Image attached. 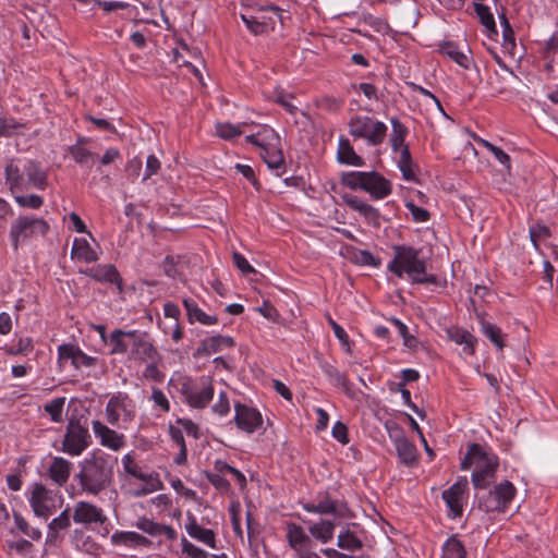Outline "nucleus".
<instances>
[{
    "label": "nucleus",
    "instance_id": "obj_43",
    "mask_svg": "<svg viewBox=\"0 0 558 558\" xmlns=\"http://www.w3.org/2000/svg\"><path fill=\"white\" fill-rule=\"evenodd\" d=\"M246 123L232 124L230 122H219L216 124V133L222 140H231L243 133V128Z\"/></svg>",
    "mask_w": 558,
    "mask_h": 558
},
{
    "label": "nucleus",
    "instance_id": "obj_44",
    "mask_svg": "<svg viewBox=\"0 0 558 558\" xmlns=\"http://www.w3.org/2000/svg\"><path fill=\"white\" fill-rule=\"evenodd\" d=\"M15 203L21 208L39 209L44 205V198L37 194L24 195L23 192L13 194Z\"/></svg>",
    "mask_w": 558,
    "mask_h": 558
},
{
    "label": "nucleus",
    "instance_id": "obj_31",
    "mask_svg": "<svg viewBox=\"0 0 558 558\" xmlns=\"http://www.w3.org/2000/svg\"><path fill=\"white\" fill-rule=\"evenodd\" d=\"M24 171L28 190L34 187L45 190L47 185V174L41 167L34 160L24 161Z\"/></svg>",
    "mask_w": 558,
    "mask_h": 558
},
{
    "label": "nucleus",
    "instance_id": "obj_20",
    "mask_svg": "<svg viewBox=\"0 0 558 558\" xmlns=\"http://www.w3.org/2000/svg\"><path fill=\"white\" fill-rule=\"evenodd\" d=\"M234 340L230 336L214 335L204 338L196 349L198 356H209L234 347Z\"/></svg>",
    "mask_w": 558,
    "mask_h": 558
},
{
    "label": "nucleus",
    "instance_id": "obj_2",
    "mask_svg": "<svg viewBox=\"0 0 558 558\" xmlns=\"http://www.w3.org/2000/svg\"><path fill=\"white\" fill-rule=\"evenodd\" d=\"M393 257L387 263V270L399 279L412 283H435L436 276L427 272V258L422 248L409 244L393 245Z\"/></svg>",
    "mask_w": 558,
    "mask_h": 558
},
{
    "label": "nucleus",
    "instance_id": "obj_26",
    "mask_svg": "<svg viewBox=\"0 0 558 558\" xmlns=\"http://www.w3.org/2000/svg\"><path fill=\"white\" fill-rule=\"evenodd\" d=\"M448 338L458 345H462V354L472 356L475 354L477 339L474 335L463 328L450 327L446 330Z\"/></svg>",
    "mask_w": 558,
    "mask_h": 558
},
{
    "label": "nucleus",
    "instance_id": "obj_17",
    "mask_svg": "<svg viewBox=\"0 0 558 558\" xmlns=\"http://www.w3.org/2000/svg\"><path fill=\"white\" fill-rule=\"evenodd\" d=\"M107 520L102 509L87 501H78L74 506L73 521L80 524H104Z\"/></svg>",
    "mask_w": 558,
    "mask_h": 558
},
{
    "label": "nucleus",
    "instance_id": "obj_49",
    "mask_svg": "<svg viewBox=\"0 0 558 558\" xmlns=\"http://www.w3.org/2000/svg\"><path fill=\"white\" fill-rule=\"evenodd\" d=\"M337 545L342 549L355 551L362 547V542L352 532L345 530L338 535Z\"/></svg>",
    "mask_w": 558,
    "mask_h": 558
},
{
    "label": "nucleus",
    "instance_id": "obj_5",
    "mask_svg": "<svg viewBox=\"0 0 558 558\" xmlns=\"http://www.w3.org/2000/svg\"><path fill=\"white\" fill-rule=\"evenodd\" d=\"M178 381L179 391L183 401L192 409H205L214 398L215 388L214 380L209 376L190 377L178 375L177 378L172 377L169 385Z\"/></svg>",
    "mask_w": 558,
    "mask_h": 558
},
{
    "label": "nucleus",
    "instance_id": "obj_45",
    "mask_svg": "<svg viewBox=\"0 0 558 558\" xmlns=\"http://www.w3.org/2000/svg\"><path fill=\"white\" fill-rule=\"evenodd\" d=\"M322 368L325 375L335 386L341 387L345 391H349L348 379L343 373H341L337 367L329 363L323 364Z\"/></svg>",
    "mask_w": 558,
    "mask_h": 558
},
{
    "label": "nucleus",
    "instance_id": "obj_35",
    "mask_svg": "<svg viewBox=\"0 0 558 558\" xmlns=\"http://www.w3.org/2000/svg\"><path fill=\"white\" fill-rule=\"evenodd\" d=\"M311 535L323 544L330 542L335 534V524L328 520H322L308 525Z\"/></svg>",
    "mask_w": 558,
    "mask_h": 558
},
{
    "label": "nucleus",
    "instance_id": "obj_62",
    "mask_svg": "<svg viewBox=\"0 0 558 558\" xmlns=\"http://www.w3.org/2000/svg\"><path fill=\"white\" fill-rule=\"evenodd\" d=\"M332 437L342 445L349 442L348 427L340 421H337L331 428Z\"/></svg>",
    "mask_w": 558,
    "mask_h": 558
},
{
    "label": "nucleus",
    "instance_id": "obj_46",
    "mask_svg": "<svg viewBox=\"0 0 558 558\" xmlns=\"http://www.w3.org/2000/svg\"><path fill=\"white\" fill-rule=\"evenodd\" d=\"M85 138H80L69 150L72 158L80 165H86L94 158V154L84 147Z\"/></svg>",
    "mask_w": 558,
    "mask_h": 558
},
{
    "label": "nucleus",
    "instance_id": "obj_14",
    "mask_svg": "<svg viewBox=\"0 0 558 558\" xmlns=\"http://www.w3.org/2000/svg\"><path fill=\"white\" fill-rule=\"evenodd\" d=\"M442 499L452 518L461 517L469 499V481L460 476L456 483L442 492Z\"/></svg>",
    "mask_w": 558,
    "mask_h": 558
},
{
    "label": "nucleus",
    "instance_id": "obj_52",
    "mask_svg": "<svg viewBox=\"0 0 558 558\" xmlns=\"http://www.w3.org/2000/svg\"><path fill=\"white\" fill-rule=\"evenodd\" d=\"M230 400L228 393L226 391H220L218 393V399L215 404L211 407L213 413L217 414L219 417H225L230 412Z\"/></svg>",
    "mask_w": 558,
    "mask_h": 558
},
{
    "label": "nucleus",
    "instance_id": "obj_38",
    "mask_svg": "<svg viewBox=\"0 0 558 558\" xmlns=\"http://www.w3.org/2000/svg\"><path fill=\"white\" fill-rule=\"evenodd\" d=\"M399 155L397 166L402 174L403 180L412 181L415 179V172L413 167L412 157L409 148L398 149L395 151Z\"/></svg>",
    "mask_w": 558,
    "mask_h": 558
},
{
    "label": "nucleus",
    "instance_id": "obj_41",
    "mask_svg": "<svg viewBox=\"0 0 558 558\" xmlns=\"http://www.w3.org/2000/svg\"><path fill=\"white\" fill-rule=\"evenodd\" d=\"M481 330L498 350L504 349L505 335L497 325L482 319Z\"/></svg>",
    "mask_w": 558,
    "mask_h": 558
},
{
    "label": "nucleus",
    "instance_id": "obj_29",
    "mask_svg": "<svg viewBox=\"0 0 558 558\" xmlns=\"http://www.w3.org/2000/svg\"><path fill=\"white\" fill-rule=\"evenodd\" d=\"M183 306L190 324L198 323L204 326H214L218 323L216 315L206 314L193 299H184Z\"/></svg>",
    "mask_w": 558,
    "mask_h": 558
},
{
    "label": "nucleus",
    "instance_id": "obj_59",
    "mask_svg": "<svg viewBox=\"0 0 558 558\" xmlns=\"http://www.w3.org/2000/svg\"><path fill=\"white\" fill-rule=\"evenodd\" d=\"M232 259L234 266L243 274H254L255 268L248 263V260L239 252H233Z\"/></svg>",
    "mask_w": 558,
    "mask_h": 558
},
{
    "label": "nucleus",
    "instance_id": "obj_21",
    "mask_svg": "<svg viewBox=\"0 0 558 558\" xmlns=\"http://www.w3.org/2000/svg\"><path fill=\"white\" fill-rule=\"evenodd\" d=\"M284 530L288 545L295 554L311 547L312 539L301 525L289 522L286 524Z\"/></svg>",
    "mask_w": 558,
    "mask_h": 558
},
{
    "label": "nucleus",
    "instance_id": "obj_1",
    "mask_svg": "<svg viewBox=\"0 0 558 558\" xmlns=\"http://www.w3.org/2000/svg\"><path fill=\"white\" fill-rule=\"evenodd\" d=\"M118 459L95 449L80 462L78 480L82 489L98 495L109 488L113 482V470Z\"/></svg>",
    "mask_w": 558,
    "mask_h": 558
},
{
    "label": "nucleus",
    "instance_id": "obj_10",
    "mask_svg": "<svg viewBox=\"0 0 558 558\" xmlns=\"http://www.w3.org/2000/svg\"><path fill=\"white\" fill-rule=\"evenodd\" d=\"M136 416V403L126 392L112 395L105 408V417L108 424L119 428H126Z\"/></svg>",
    "mask_w": 558,
    "mask_h": 558
},
{
    "label": "nucleus",
    "instance_id": "obj_37",
    "mask_svg": "<svg viewBox=\"0 0 558 558\" xmlns=\"http://www.w3.org/2000/svg\"><path fill=\"white\" fill-rule=\"evenodd\" d=\"M474 10L486 29L488 37L497 36L498 31L496 27L494 14L487 5H484L480 2H474Z\"/></svg>",
    "mask_w": 558,
    "mask_h": 558
},
{
    "label": "nucleus",
    "instance_id": "obj_13",
    "mask_svg": "<svg viewBox=\"0 0 558 558\" xmlns=\"http://www.w3.org/2000/svg\"><path fill=\"white\" fill-rule=\"evenodd\" d=\"M90 444L92 436L88 428L80 420L71 417L61 442V450L71 457H78Z\"/></svg>",
    "mask_w": 558,
    "mask_h": 558
},
{
    "label": "nucleus",
    "instance_id": "obj_57",
    "mask_svg": "<svg viewBox=\"0 0 558 558\" xmlns=\"http://www.w3.org/2000/svg\"><path fill=\"white\" fill-rule=\"evenodd\" d=\"M499 19L502 28L504 47L506 49L512 48L514 47V33L512 31V27L508 22L507 17L505 16V14H501Z\"/></svg>",
    "mask_w": 558,
    "mask_h": 558
},
{
    "label": "nucleus",
    "instance_id": "obj_61",
    "mask_svg": "<svg viewBox=\"0 0 558 558\" xmlns=\"http://www.w3.org/2000/svg\"><path fill=\"white\" fill-rule=\"evenodd\" d=\"M405 207L415 222H426L429 219V213L425 208L416 206L413 202L405 203Z\"/></svg>",
    "mask_w": 558,
    "mask_h": 558
},
{
    "label": "nucleus",
    "instance_id": "obj_18",
    "mask_svg": "<svg viewBox=\"0 0 558 558\" xmlns=\"http://www.w3.org/2000/svg\"><path fill=\"white\" fill-rule=\"evenodd\" d=\"M58 360L59 362L71 361L76 369L92 367L97 361L96 357L87 355L78 347L68 343L58 347Z\"/></svg>",
    "mask_w": 558,
    "mask_h": 558
},
{
    "label": "nucleus",
    "instance_id": "obj_55",
    "mask_svg": "<svg viewBox=\"0 0 558 558\" xmlns=\"http://www.w3.org/2000/svg\"><path fill=\"white\" fill-rule=\"evenodd\" d=\"M135 526L150 536L159 535V523L146 517H140L135 522Z\"/></svg>",
    "mask_w": 558,
    "mask_h": 558
},
{
    "label": "nucleus",
    "instance_id": "obj_51",
    "mask_svg": "<svg viewBox=\"0 0 558 558\" xmlns=\"http://www.w3.org/2000/svg\"><path fill=\"white\" fill-rule=\"evenodd\" d=\"M123 470L135 478H142L147 473L143 472L142 468L136 463L132 453H126L121 459Z\"/></svg>",
    "mask_w": 558,
    "mask_h": 558
},
{
    "label": "nucleus",
    "instance_id": "obj_22",
    "mask_svg": "<svg viewBox=\"0 0 558 558\" xmlns=\"http://www.w3.org/2000/svg\"><path fill=\"white\" fill-rule=\"evenodd\" d=\"M100 250L98 245L95 247L85 238H75L71 248V258L73 260L84 262L87 264L95 263L99 259Z\"/></svg>",
    "mask_w": 558,
    "mask_h": 558
},
{
    "label": "nucleus",
    "instance_id": "obj_40",
    "mask_svg": "<svg viewBox=\"0 0 558 558\" xmlns=\"http://www.w3.org/2000/svg\"><path fill=\"white\" fill-rule=\"evenodd\" d=\"M138 480L143 482V485L133 492L135 497L145 496L163 488V484L156 473H148Z\"/></svg>",
    "mask_w": 558,
    "mask_h": 558
},
{
    "label": "nucleus",
    "instance_id": "obj_54",
    "mask_svg": "<svg viewBox=\"0 0 558 558\" xmlns=\"http://www.w3.org/2000/svg\"><path fill=\"white\" fill-rule=\"evenodd\" d=\"M150 401L154 407L159 409L161 412L168 413L170 411V402L165 392L159 388H153Z\"/></svg>",
    "mask_w": 558,
    "mask_h": 558
},
{
    "label": "nucleus",
    "instance_id": "obj_48",
    "mask_svg": "<svg viewBox=\"0 0 558 558\" xmlns=\"http://www.w3.org/2000/svg\"><path fill=\"white\" fill-rule=\"evenodd\" d=\"M303 509L310 513L329 514L336 511V505L331 499L325 498L318 502L304 504Z\"/></svg>",
    "mask_w": 558,
    "mask_h": 558
},
{
    "label": "nucleus",
    "instance_id": "obj_3",
    "mask_svg": "<svg viewBox=\"0 0 558 558\" xmlns=\"http://www.w3.org/2000/svg\"><path fill=\"white\" fill-rule=\"evenodd\" d=\"M108 343L111 354H128L132 361L146 362L159 357L148 335L141 330L114 329L108 336Z\"/></svg>",
    "mask_w": 558,
    "mask_h": 558
},
{
    "label": "nucleus",
    "instance_id": "obj_23",
    "mask_svg": "<svg viewBox=\"0 0 558 558\" xmlns=\"http://www.w3.org/2000/svg\"><path fill=\"white\" fill-rule=\"evenodd\" d=\"M5 183L9 185L11 194L25 192L28 190L24 171V162L16 163L11 161L5 167Z\"/></svg>",
    "mask_w": 558,
    "mask_h": 558
},
{
    "label": "nucleus",
    "instance_id": "obj_32",
    "mask_svg": "<svg viewBox=\"0 0 558 558\" xmlns=\"http://www.w3.org/2000/svg\"><path fill=\"white\" fill-rule=\"evenodd\" d=\"M71 525V519L69 513V508H65L60 512V514L53 518L48 523L46 543L54 544L60 538V532L68 530Z\"/></svg>",
    "mask_w": 558,
    "mask_h": 558
},
{
    "label": "nucleus",
    "instance_id": "obj_19",
    "mask_svg": "<svg viewBox=\"0 0 558 558\" xmlns=\"http://www.w3.org/2000/svg\"><path fill=\"white\" fill-rule=\"evenodd\" d=\"M184 529L190 537L203 543L211 549L217 548L216 533L211 529H207L198 524L196 518L191 512L186 514Z\"/></svg>",
    "mask_w": 558,
    "mask_h": 558
},
{
    "label": "nucleus",
    "instance_id": "obj_56",
    "mask_svg": "<svg viewBox=\"0 0 558 558\" xmlns=\"http://www.w3.org/2000/svg\"><path fill=\"white\" fill-rule=\"evenodd\" d=\"M483 143V146L488 149L493 155L494 157L501 163L506 167L507 170H510L511 168V163H510V157L507 153H505L501 148H499L498 146L487 142V141H482Z\"/></svg>",
    "mask_w": 558,
    "mask_h": 558
},
{
    "label": "nucleus",
    "instance_id": "obj_4",
    "mask_svg": "<svg viewBox=\"0 0 558 558\" xmlns=\"http://www.w3.org/2000/svg\"><path fill=\"white\" fill-rule=\"evenodd\" d=\"M498 466L497 454L480 444L470 445L461 462L462 470H472L471 482L475 489H486L495 481Z\"/></svg>",
    "mask_w": 558,
    "mask_h": 558
},
{
    "label": "nucleus",
    "instance_id": "obj_16",
    "mask_svg": "<svg viewBox=\"0 0 558 558\" xmlns=\"http://www.w3.org/2000/svg\"><path fill=\"white\" fill-rule=\"evenodd\" d=\"M93 433L99 445L112 451H119L125 446V436L110 428L99 420L92 421Z\"/></svg>",
    "mask_w": 558,
    "mask_h": 558
},
{
    "label": "nucleus",
    "instance_id": "obj_34",
    "mask_svg": "<svg viewBox=\"0 0 558 558\" xmlns=\"http://www.w3.org/2000/svg\"><path fill=\"white\" fill-rule=\"evenodd\" d=\"M85 275L89 276L96 281L100 282H118L120 277L117 268L113 265H97L90 269L83 271Z\"/></svg>",
    "mask_w": 558,
    "mask_h": 558
},
{
    "label": "nucleus",
    "instance_id": "obj_42",
    "mask_svg": "<svg viewBox=\"0 0 558 558\" xmlns=\"http://www.w3.org/2000/svg\"><path fill=\"white\" fill-rule=\"evenodd\" d=\"M441 558H466L464 545L457 536H451L444 543Z\"/></svg>",
    "mask_w": 558,
    "mask_h": 558
},
{
    "label": "nucleus",
    "instance_id": "obj_24",
    "mask_svg": "<svg viewBox=\"0 0 558 558\" xmlns=\"http://www.w3.org/2000/svg\"><path fill=\"white\" fill-rule=\"evenodd\" d=\"M110 543L113 546L126 548L149 547L151 545L147 537L134 531H116L110 536Z\"/></svg>",
    "mask_w": 558,
    "mask_h": 558
},
{
    "label": "nucleus",
    "instance_id": "obj_39",
    "mask_svg": "<svg viewBox=\"0 0 558 558\" xmlns=\"http://www.w3.org/2000/svg\"><path fill=\"white\" fill-rule=\"evenodd\" d=\"M65 397H57L44 404V411L53 423H62L64 420Z\"/></svg>",
    "mask_w": 558,
    "mask_h": 558
},
{
    "label": "nucleus",
    "instance_id": "obj_53",
    "mask_svg": "<svg viewBox=\"0 0 558 558\" xmlns=\"http://www.w3.org/2000/svg\"><path fill=\"white\" fill-rule=\"evenodd\" d=\"M181 547L182 553L189 556L190 558H208L209 555L207 551L202 549L201 547L194 545L190 541H187L185 537L181 538Z\"/></svg>",
    "mask_w": 558,
    "mask_h": 558
},
{
    "label": "nucleus",
    "instance_id": "obj_9",
    "mask_svg": "<svg viewBox=\"0 0 558 558\" xmlns=\"http://www.w3.org/2000/svg\"><path fill=\"white\" fill-rule=\"evenodd\" d=\"M25 497L34 515L45 521L61 509L64 502L61 492L50 489L39 482L28 485Z\"/></svg>",
    "mask_w": 558,
    "mask_h": 558
},
{
    "label": "nucleus",
    "instance_id": "obj_64",
    "mask_svg": "<svg viewBox=\"0 0 558 558\" xmlns=\"http://www.w3.org/2000/svg\"><path fill=\"white\" fill-rule=\"evenodd\" d=\"M160 169V161L154 155H149L146 160V169L143 177V180L149 179L151 175L156 174Z\"/></svg>",
    "mask_w": 558,
    "mask_h": 558
},
{
    "label": "nucleus",
    "instance_id": "obj_33",
    "mask_svg": "<svg viewBox=\"0 0 558 558\" xmlns=\"http://www.w3.org/2000/svg\"><path fill=\"white\" fill-rule=\"evenodd\" d=\"M440 52L465 70L470 69L472 64V58L469 50L461 49L452 41L444 43L440 46Z\"/></svg>",
    "mask_w": 558,
    "mask_h": 558
},
{
    "label": "nucleus",
    "instance_id": "obj_12",
    "mask_svg": "<svg viewBox=\"0 0 558 558\" xmlns=\"http://www.w3.org/2000/svg\"><path fill=\"white\" fill-rule=\"evenodd\" d=\"M515 494L514 485L510 481L504 480L480 497L478 507L486 513H504L509 509Z\"/></svg>",
    "mask_w": 558,
    "mask_h": 558
},
{
    "label": "nucleus",
    "instance_id": "obj_28",
    "mask_svg": "<svg viewBox=\"0 0 558 558\" xmlns=\"http://www.w3.org/2000/svg\"><path fill=\"white\" fill-rule=\"evenodd\" d=\"M393 444L400 462L407 466H413L417 463L418 453L415 445L411 442L403 434L395 437Z\"/></svg>",
    "mask_w": 558,
    "mask_h": 558
},
{
    "label": "nucleus",
    "instance_id": "obj_50",
    "mask_svg": "<svg viewBox=\"0 0 558 558\" xmlns=\"http://www.w3.org/2000/svg\"><path fill=\"white\" fill-rule=\"evenodd\" d=\"M160 361V356L158 359L147 360L148 362L144 368L143 376L151 381L162 383L165 379V374L159 369L158 362Z\"/></svg>",
    "mask_w": 558,
    "mask_h": 558
},
{
    "label": "nucleus",
    "instance_id": "obj_36",
    "mask_svg": "<svg viewBox=\"0 0 558 558\" xmlns=\"http://www.w3.org/2000/svg\"><path fill=\"white\" fill-rule=\"evenodd\" d=\"M391 134H390V144L392 151H398V149L409 148L405 144V137L408 135V129L399 121L398 118H391Z\"/></svg>",
    "mask_w": 558,
    "mask_h": 558
},
{
    "label": "nucleus",
    "instance_id": "obj_15",
    "mask_svg": "<svg viewBox=\"0 0 558 558\" xmlns=\"http://www.w3.org/2000/svg\"><path fill=\"white\" fill-rule=\"evenodd\" d=\"M234 422L239 429L247 434L255 433L263 425V416L258 410L242 403L234 404Z\"/></svg>",
    "mask_w": 558,
    "mask_h": 558
},
{
    "label": "nucleus",
    "instance_id": "obj_11",
    "mask_svg": "<svg viewBox=\"0 0 558 558\" xmlns=\"http://www.w3.org/2000/svg\"><path fill=\"white\" fill-rule=\"evenodd\" d=\"M387 125L368 116H354L349 121V133L354 138L363 140L368 146L381 145L387 136Z\"/></svg>",
    "mask_w": 558,
    "mask_h": 558
},
{
    "label": "nucleus",
    "instance_id": "obj_47",
    "mask_svg": "<svg viewBox=\"0 0 558 558\" xmlns=\"http://www.w3.org/2000/svg\"><path fill=\"white\" fill-rule=\"evenodd\" d=\"M71 542L75 548L86 553H90L95 548V542L93 538L78 529H75L72 532Z\"/></svg>",
    "mask_w": 558,
    "mask_h": 558
},
{
    "label": "nucleus",
    "instance_id": "obj_60",
    "mask_svg": "<svg viewBox=\"0 0 558 558\" xmlns=\"http://www.w3.org/2000/svg\"><path fill=\"white\" fill-rule=\"evenodd\" d=\"M275 101L280 104L288 112L294 114L298 108L291 102L292 96L284 94L282 89L275 90Z\"/></svg>",
    "mask_w": 558,
    "mask_h": 558
},
{
    "label": "nucleus",
    "instance_id": "obj_6",
    "mask_svg": "<svg viewBox=\"0 0 558 558\" xmlns=\"http://www.w3.org/2000/svg\"><path fill=\"white\" fill-rule=\"evenodd\" d=\"M341 184L353 191H364L375 201L392 193V183L377 171H349L342 174Z\"/></svg>",
    "mask_w": 558,
    "mask_h": 558
},
{
    "label": "nucleus",
    "instance_id": "obj_63",
    "mask_svg": "<svg viewBox=\"0 0 558 558\" xmlns=\"http://www.w3.org/2000/svg\"><path fill=\"white\" fill-rule=\"evenodd\" d=\"M177 424L187 436H191L195 439L198 438L199 428L198 425L193 421L189 418H178Z\"/></svg>",
    "mask_w": 558,
    "mask_h": 558
},
{
    "label": "nucleus",
    "instance_id": "obj_30",
    "mask_svg": "<svg viewBox=\"0 0 558 558\" xmlns=\"http://www.w3.org/2000/svg\"><path fill=\"white\" fill-rule=\"evenodd\" d=\"M337 160L340 163L352 167H362L365 163L364 159L355 153L350 141L344 136H340L338 141Z\"/></svg>",
    "mask_w": 558,
    "mask_h": 558
},
{
    "label": "nucleus",
    "instance_id": "obj_25",
    "mask_svg": "<svg viewBox=\"0 0 558 558\" xmlns=\"http://www.w3.org/2000/svg\"><path fill=\"white\" fill-rule=\"evenodd\" d=\"M72 463L62 458L54 457L47 468V475L53 484L59 487L64 486L71 475Z\"/></svg>",
    "mask_w": 558,
    "mask_h": 558
},
{
    "label": "nucleus",
    "instance_id": "obj_27",
    "mask_svg": "<svg viewBox=\"0 0 558 558\" xmlns=\"http://www.w3.org/2000/svg\"><path fill=\"white\" fill-rule=\"evenodd\" d=\"M342 198L351 209L362 215L368 223L379 225V210L377 208L353 195H344Z\"/></svg>",
    "mask_w": 558,
    "mask_h": 558
},
{
    "label": "nucleus",
    "instance_id": "obj_7",
    "mask_svg": "<svg viewBox=\"0 0 558 558\" xmlns=\"http://www.w3.org/2000/svg\"><path fill=\"white\" fill-rule=\"evenodd\" d=\"M245 141L258 147L260 157L267 167L276 171L277 175H280L284 158L278 133L268 125H262L256 133L247 135Z\"/></svg>",
    "mask_w": 558,
    "mask_h": 558
},
{
    "label": "nucleus",
    "instance_id": "obj_58",
    "mask_svg": "<svg viewBox=\"0 0 558 558\" xmlns=\"http://www.w3.org/2000/svg\"><path fill=\"white\" fill-rule=\"evenodd\" d=\"M33 350V341L29 337L20 338L16 344L8 350L11 355L26 354Z\"/></svg>",
    "mask_w": 558,
    "mask_h": 558
},
{
    "label": "nucleus",
    "instance_id": "obj_8",
    "mask_svg": "<svg viewBox=\"0 0 558 558\" xmlns=\"http://www.w3.org/2000/svg\"><path fill=\"white\" fill-rule=\"evenodd\" d=\"M49 229L48 221L43 217L31 214L20 215L10 225L11 245L16 251L23 245L46 236Z\"/></svg>",
    "mask_w": 558,
    "mask_h": 558
}]
</instances>
